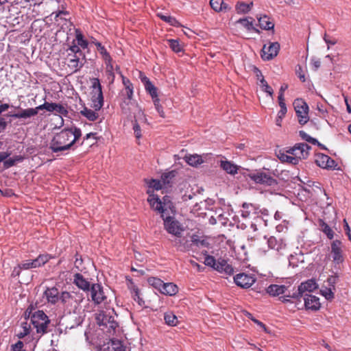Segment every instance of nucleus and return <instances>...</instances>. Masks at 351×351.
<instances>
[{
    "instance_id": "obj_40",
    "label": "nucleus",
    "mask_w": 351,
    "mask_h": 351,
    "mask_svg": "<svg viewBox=\"0 0 351 351\" xmlns=\"http://www.w3.org/2000/svg\"><path fill=\"white\" fill-rule=\"evenodd\" d=\"M251 21H249L248 18L240 19L237 21V23H239L245 27L247 30H252L256 33H260V31L253 26V19L250 18Z\"/></svg>"
},
{
    "instance_id": "obj_37",
    "label": "nucleus",
    "mask_w": 351,
    "mask_h": 351,
    "mask_svg": "<svg viewBox=\"0 0 351 351\" xmlns=\"http://www.w3.org/2000/svg\"><path fill=\"white\" fill-rule=\"evenodd\" d=\"M132 100V99H128V98H125L120 105L122 112L126 115H130L131 114V106H136V107H138V104L133 102Z\"/></svg>"
},
{
    "instance_id": "obj_27",
    "label": "nucleus",
    "mask_w": 351,
    "mask_h": 351,
    "mask_svg": "<svg viewBox=\"0 0 351 351\" xmlns=\"http://www.w3.org/2000/svg\"><path fill=\"white\" fill-rule=\"evenodd\" d=\"M103 351H125V348L121 341L111 339L106 345Z\"/></svg>"
},
{
    "instance_id": "obj_9",
    "label": "nucleus",
    "mask_w": 351,
    "mask_h": 351,
    "mask_svg": "<svg viewBox=\"0 0 351 351\" xmlns=\"http://www.w3.org/2000/svg\"><path fill=\"white\" fill-rule=\"evenodd\" d=\"M153 192H154L153 191H151L150 190H148L147 192L149 194V197L147 198V202L149 203L151 208L158 212V210L154 207V206L156 205V203L155 202V201H157L158 202L160 203L163 209L165 208V206L163 207V206H166V205L169 204V208H168V213L174 214L176 212V210H175L176 208H175L173 204L169 199V197H168V196L163 197L162 201L160 199L158 196L157 195H154L153 193Z\"/></svg>"
},
{
    "instance_id": "obj_41",
    "label": "nucleus",
    "mask_w": 351,
    "mask_h": 351,
    "mask_svg": "<svg viewBox=\"0 0 351 351\" xmlns=\"http://www.w3.org/2000/svg\"><path fill=\"white\" fill-rule=\"evenodd\" d=\"M80 114L91 121L97 120L99 117L95 110H92L85 106L83 110L80 111Z\"/></svg>"
},
{
    "instance_id": "obj_15",
    "label": "nucleus",
    "mask_w": 351,
    "mask_h": 351,
    "mask_svg": "<svg viewBox=\"0 0 351 351\" xmlns=\"http://www.w3.org/2000/svg\"><path fill=\"white\" fill-rule=\"evenodd\" d=\"M280 49V44L278 42L270 43L269 46L265 45L261 50V58L264 60H270L276 57Z\"/></svg>"
},
{
    "instance_id": "obj_13",
    "label": "nucleus",
    "mask_w": 351,
    "mask_h": 351,
    "mask_svg": "<svg viewBox=\"0 0 351 351\" xmlns=\"http://www.w3.org/2000/svg\"><path fill=\"white\" fill-rule=\"evenodd\" d=\"M235 284L243 289L250 287L256 281V278L252 274L240 273L234 277Z\"/></svg>"
},
{
    "instance_id": "obj_38",
    "label": "nucleus",
    "mask_w": 351,
    "mask_h": 351,
    "mask_svg": "<svg viewBox=\"0 0 351 351\" xmlns=\"http://www.w3.org/2000/svg\"><path fill=\"white\" fill-rule=\"evenodd\" d=\"M176 176V172L174 171H171L167 173H165L161 176V182L165 188H167L171 186L173 183V179Z\"/></svg>"
},
{
    "instance_id": "obj_18",
    "label": "nucleus",
    "mask_w": 351,
    "mask_h": 351,
    "mask_svg": "<svg viewBox=\"0 0 351 351\" xmlns=\"http://www.w3.org/2000/svg\"><path fill=\"white\" fill-rule=\"evenodd\" d=\"M34 269L32 259H27L21 261L12 271L11 276L12 278L19 277L23 270Z\"/></svg>"
},
{
    "instance_id": "obj_33",
    "label": "nucleus",
    "mask_w": 351,
    "mask_h": 351,
    "mask_svg": "<svg viewBox=\"0 0 351 351\" xmlns=\"http://www.w3.org/2000/svg\"><path fill=\"white\" fill-rule=\"evenodd\" d=\"M34 112H36L34 111V110H32V108H29L27 109H22L21 112L17 113H9L7 114V116L16 119H27L34 117Z\"/></svg>"
},
{
    "instance_id": "obj_58",
    "label": "nucleus",
    "mask_w": 351,
    "mask_h": 351,
    "mask_svg": "<svg viewBox=\"0 0 351 351\" xmlns=\"http://www.w3.org/2000/svg\"><path fill=\"white\" fill-rule=\"evenodd\" d=\"M133 130L136 138L139 139L142 136L141 130L139 124L137 123V121L136 119L133 123Z\"/></svg>"
},
{
    "instance_id": "obj_61",
    "label": "nucleus",
    "mask_w": 351,
    "mask_h": 351,
    "mask_svg": "<svg viewBox=\"0 0 351 351\" xmlns=\"http://www.w3.org/2000/svg\"><path fill=\"white\" fill-rule=\"evenodd\" d=\"M279 106L280 107V110L278 112V119H282L287 112V109L285 102H280V105Z\"/></svg>"
},
{
    "instance_id": "obj_10",
    "label": "nucleus",
    "mask_w": 351,
    "mask_h": 351,
    "mask_svg": "<svg viewBox=\"0 0 351 351\" xmlns=\"http://www.w3.org/2000/svg\"><path fill=\"white\" fill-rule=\"evenodd\" d=\"M32 110H34L36 112L34 113V117L38 113L39 110H46L50 112L55 111L64 116H66L68 114V110L63 105L56 103H49L47 101H45L43 104H41L34 108H32Z\"/></svg>"
},
{
    "instance_id": "obj_22",
    "label": "nucleus",
    "mask_w": 351,
    "mask_h": 351,
    "mask_svg": "<svg viewBox=\"0 0 351 351\" xmlns=\"http://www.w3.org/2000/svg\"><path fill=\"white\" fill-rule=\"evenodd\" d=\"M265 239L267 240L268 247L271 250H274L277 252H280L284 250L286 247V244L283 242L282 239H277L274 236L269 237H264Z\"/></svg>"
},
{
    "instance_id": "obj_32",
    "label": "nucleus",
    "mask_w": 351,
    "mask_h": 351,
    "mask_svg": "<svg viewBox=\"0 0 351 351\" xmlns=\"http://www.w3.org/2000/svg\"><path fill=\"white\" fill-rule=\"evenodd\" d=\"M258 25L261 29L270 30L274 27V23L270 20L267 15L257 16Z\"/></svg>"
},
{
    "instance_id": "obj_7",
    "label": "nucleus",
    "mask_w": 351,
    "mask_h": 351,
    "mask_svg": "<svg viewBox=\"0 0 351 351\" xmlns=\"http://www.w3.org/2000/svg\"><path fill=\"white\" fill-rule=\"evenodd\" d=\"M91 92V107L95 111L99 110L104 105V97L101 90V85L98 78H93L92 82Z\"/></svg>"
},
{
    "instance_id": "obj_17",
    "label": "nucleus",
    "mask_w": 351,
    "mask_h": 351,
    "mask_svg": "<svg viewBox=\"0 0 351 351\" xmlns=\"http://www.w3.org/2000/svg\"><path fill=\"white\" fill-rule=\"evenodd\" d=\"M315 163L323 169H334L337 165L336 162L324 154H318L316 156Z\"/></svg>"
},
{
    "instance_id": "obj_51",
    "label": "nucleus",
    "mask_w": 351,
    "mask_h": 351,
    "mask_svg": "<svg viewBox=\"0 0 351 351\" xmlns=\"http://www.w3.org/2000/svg\"><path fill=\"white\" fill-rule=\"evenodd\" d=\"M158 17L162 19L163 21L169 23L171 25H176L178 23L176 18L171 16H165L162 14H158Z\"/></svg>"
},
{
    "instance_id": "obj_42",
    "label": "nucleus",
    "mask_w": 351,
    "mask_h": 351,
    "mask_svg": "<svg viewBox=\"0 0 351 351\" xmlns=\"http://www.w3.org/2000/svg\"><path fill=\"white\" fill-rule=\"evenodd\" d=\"M98 51L101 55L102 58L105 61L107 68L110 69V73L112 75H113V73L111 71V70L112 69V59L110 53L107 51L106 49L104 47Z\"/></svg>"
},
{
    "instance_id": "obj_29",
    "label": "nucleus",
    "mask_w": 351,
    "mask_h": 351,
    "mask_svg": "<svg viewBox=\"0 0 351 351\" xmlns=\"http://www.w3.org/2000/svg\"><path fill=\"white\" fill-rule=\"evenodd\" d=\"M317 288L316 282L310 279L304 282H302L300 285L298 286V291L302 292L303 294L305 292H312Z\"/></svg>"
},
{
    "instance_id": "obj_43",
    "label": "nucleus",
    "mask_w": 351,
    "mask_h": 351,
    "mask_svg": "<svg viewBox=\"0 0 351 351\" xmlns=\"http://www.w3.org/2000/svg\"><path fill=\"white\" fill-rule=\"evenodd\" d=\"M185 160L189 165L193 167L197 166V165H200L203 162L202 156L197 154L186 156Z\"/></svg>"
},
{
    "instance_id": "obj_44",
    "label": "nucleus",
    "mask_w": 351,
    "mask_h": 351,
    "mask_svg": "<svg viewBox=\"0 0 351 351\" xmlns=\"http://www.w3.org/2000/svg\"><path fill=\"white\" fill-rule=\"evenodd\" d=\"M319 226H320V228H321V230L324 233L326 234V235L327 236V237L329 239H332L333 238V236H334V232L333 230L330 228V227L326 223H325L323 220H320L319 221Z\"/></svg>"
},
{
    "instance_id": "obj_3",
    "label": "nucleus",
    "mask_w": 351,
    "mask_h": 351,
    "mask_svg": "<svg viewBox=\"0 0 351 351\" xmlns=\"http://www.w3.org/2000/svg\"><path fill=\"white\" fill-rule=\"evenodd\" d=\"M156 205L154 207L158 210V213L161 215V217L163 219V224L165 230L169 233L176 237H180L182 232L184 230L182 224L176 220L173 217L170 216V213H168V208L169 204L165 206V209L162 208L160 202L155 201Z\"/></svg>"
},
{
    "instance_id": "obj_19",
    "label": "nucleus",
    "mask_w": 351,
    "mask_h": 351,
    "mask_svg": "<svg viewBox=\"0 0 351 351\" xmlns=\"http://www.w3.org/2000/svg\"><path fill=\"white\" fill-rule=\"evenodd\" d=\"M304 306L306 309L317 311L320 308L319 298L308 293L304 295Z\"/></svg>"
},
{
    "instance_id": "obj_5",
    "label": "nucleus",
    "mask_w": 351,
    "mask_h": 351,
    "mask_svg": "<svg viewBox=\"0 0 351 351\" xmlns=\"http://www.w3.org/2000/svg\"><path fill=\"white\" fill-rule=\"evenodd\" d=\"M204 263L205 265L212 267L221 274L230 276L234 273L232 266L228 264L226 259L222 258H220L217 261L214 256L211 255H206L205 256Z\"/></svg>"
},
{
    "instance_id": "obj_48",
    "label": "nucleus",
    "mask_w": 351,
    "mask_h": 351,
    "mask_svg": "<svg viewBox=\"0 0 351 351\" xmlns=\"http://www.w3.org/2000/svg\"><path fill=\"white\" fill-rule=\"evenodd\" d=\"M21 328L22 330L19 332L16 335L19 339H23L29 333L30 325H29L27 322H23L21 324Z\"/></svg>"
},
{
    "instance_id": "obj_14",
    "label": "nucleus",
    "mask_w": 351,
    "mask_h": 351,
    "mask_svg": "<svg viewBox=\"0 0 351 351\" xmlns=\"http://www.w3.org/2000/svg\"><path fill=\"white\" fill-rule=\"evenodd\" d=\"M11 152H0V163L3 162V167L4 169H8L16 165L17 162H21L23 157L21 155L14 156L13 158H9Z\"/></svg>"
},
{
    "instance_id": "obj_45",
    "label": "nucleus",
    "mask_w": 351,
    "mask_h": 351,
    "mask_svg": "<svg viewBox=\"0 0 351 351\" xmlns=\"http://www.w3.org/2000/svg\"><path fill=\"white\" fill-rule=\"evenodd\" d=\"M75 34L77 45L84 49H86L88 47V43L86 40L84 39L82 32L79 29H76Z\"/></svg>"
},
{
    "instance_id": "obj_57",
    "label": "nucleus",
    "mask_w": 351,
    "mask_h": 351,
    "mask_svg": "<svg viewBox=\"0 0 351 351\" xmlns=\"http://www.w3.org/2000/svg\"><path fill=\"white\" fill-rule=\"evenodd\" d=\"M154 104L155 106V108L160 114V116L162 118L165 117V112L163 111L162 107L160 105V99H154L153 101Z\"/></svg>"
},
{
    "instance_id": "obj_4",
    "label": "nucleus",
    "mask_w": 351,
    "mask_h": 351,
    "mask_svg": "<svg viewBox=\"0 0 351 351\" xmlns=\"http://www.w3.org/2000/svg\"><path fill=\"white\" fill-rule=\"evenodd\" d=\"M115 317H117V315L114 310L111 311H101L96 317L97 322L100 329L108 335V336L113 335L119 326Z\"/></svg>"
},
{
    "instance_id": "obj_46",
    "label": "nucleus",
    "mask_w": 351,
    "mask_h": 351,
    "mask_svg": "<svg viewBox=\"0 0 351 351\" xmlns=\"http://www.w3.org/2000/svg\"><path fill=\"white\" fill-rule=\"evenodd\" d=\"M148 283L157 289L158 291H161L164 282L160 278L156 277H150L147 280Z\"/></svg>"
},
{
    "instance_id": "obj_20",
    "label": "nucleus",
    "mask_w": 351,
    "mask_h": 351,
    "mask_svg": "<svg viewBox=\"0 0 351 351\" xmlns=\"http://www.w3.org/2000/svg\"><path fill=\"white\" fill-rule=\"evenodd\" d=\"M341 243L339 240H335L331 244V253L332 255L333 261L337 263L343 262V258L342 256Z\"/></svg>"
},
{
    "instance_id": "obj_30",
    "label": "nucleus",
    "mask_w": 351,
    "mask_h": 351,
    "mask_svg": "<svg viewBox=\"0 0 351 351\" xmlns=\"http://www.w3.org/2000/svg\"><path fill=\"white\" fill-rule=\"evenodd\" d=\"M266 291L270 295L277 296L285 293L287 287L285 285H271L267 288Z\"/></svg>"
},
{
    "instance_id": "obj_56",
    "label": "nucleus",
    "mask_w": 351,
    "mask_h": 351,
    "mask_svg": "<svg viewBox=\"0 0 351 351\" xmlns=\"http://www.w3.org/2000/svg\"><path fill=\"white\" fill-rule=\"evenodd\" d=\"M191 241L193 244L195 245L197 247L200 246H206L208 243L205 240H201L198 238L197 236H193L191 239Z\"/></svg>"
},
{
    "instance_id": "obj_35",
    "label": "nucleus",
    "mask_w": 351,
    "mask_h": 351,
    "mask_svg": "<svg viewBox=\"0 0 351 351\" xmlns=\"http://www.w3.org/2000/svg\"><path fill=\"white\" fill-rule=\"evenodd\" d=\"M253 7V2L246 3L244 1H239L235 5L236 11L238 14H247Z\"/></svg>"
},
{
    "instance_id": "obj_1",
    "label": "nucleus",
    "mask_w": 351,
    "mask_h": 351,
    "mask_svg": "<svg viewBox=\"0 0 351 351\" xmlns=\"http://www.w3.org/2000/svg\"><path fill=\"white\" fill-rule=\"evenodd\" d=\"M82 136L81 130L71 127L56 133L49 143V149L59 156L60 152L69 150Z\"/></svg>"
},
{
    "instance_id": "obj_50",
    "label": "nucleus",
    "mask_w": 351,
    "mask_h": 351,
    "mask_svg": "<svg viewBox=\"0 0 351 351\" xmlns=\"http://www.w3.org/2000/svg\"><path fill=\"white\" fill-rule=\"evenodd\" d=\"M260 83V85L261 86L263 90L268 93L271 97H272L274 94V90L268 84V83L267 82L264 77H262L261 79Z\"/></svg>"
},
{
    "instance_id": "obj_11",
    "label": "nucleus",
    "mask_w": 351,
    "mask_h": 351,
    "mask_svg": "<svg viewBox=\"0 0 351 351\" xmlns=\"http://www.w3.org/2000/svg\"><path fill=\"white\" fill-rule=\"evenodd\" d=\"M251 180L257 184H264L266 186H275L278 184L276 179H274L269 174L263 171H257L252 173L249 175Z\"/></svg>"
},
{
    "instance_id": "obj_21",
    "label": "nucleus",
    "mask_w": 351,
    "mask_h": 351,
    "mask_svg": "<svg viewBox=\"0 0 351 351\" xmlns=\"http://www.w3.org/2000/svg\"><path fill=\"white\" fill-rule=\"evenodd\" d=\"M73 284L84 291H89L92 285L90 282L80 273L74 274Z\"/></svg>"
},
{
    "instance_id": "obj_39",
    "label": "nucleus",
    "mask_w": 351,
    "mask_h": 351,
    "mask_svg": "<svg viewBox=\"0 0 351 351\" xmlns=\"http://www.w3.org/2000/svg\"><path fill=\"white\" fill-rule=\"evenodd\" d=\"M164 320L166 324L171 326H176L178 324V317L172 311L165 313Z\"/></svg>"
},
{
    "instance_id": "obj_49",
    "label": "nucleus",
    "mask_w": 351,
    "mask_h": 351,
    "mask_svg": "<svg viewBox=\"0 0 351 351\" xmlns=\"http://www.w3.org/2000/svg\"><path fill=\"white\" fill-rule=\"evenodd\" d=\"M148 186L149 188H152L155 190H160L164 187L161 180H156V179H152L148 182Z\"/></svg>"
},
{
    "instance_id": "obj_34",
    "label": "nucleus",
    "mask_w": 351,
    "mask_h": 351,
    "mask_svg": "<svg viewBox=\"0 0 351 351\" xmlns=\"http://www.w3.org/2000/svg\"><path fill=\"white\" fill-rule=\"evenodd\" d=\"M51 256L48 254H40L34 259H32L33 266L35 268L40 267L45 265L51 258Z\"/></svg>"
},
{
    "instance_id": "obj_12",
    "label": "nucleus",
    "mask_w": 351,
    "mask_h": 351,
    "mask_svg": "<svg viewBox=\"0 0 351 351\" xmlns=\"http://www.w3.org/2000/svg\"><path fill=\"white\" fill-rule=\"evenodd\" d=\"M89 291L90 292L91 300L96 305L101 304L107 299V296L106 295L104 291V287L101 284H92Z\"/></svg>"
},
{
    "instance_id": "obj_54",
    "label": "nucleus",
    "mask_w": 351,
    "mask_h": 351,
    "mask_svg": "<svg viewBox=\"0 0 351 351\" xmlns=\"http://www.w3.org/2000/svg\"><path fill=\"white\" fill-rule=\"evenodd\" d=\"M223 1L221 0H210V5L211 8L217 12H221V4Z\"/></svg>"
},
{
    "instance_id": "obj_31",
    "label": "nucleus",
    "mask_w": 351,
    "mask_h": 351,
    "mask_svg": "<svg viewBox=\"0 0 351 351\" xmlns=\"http://www.w3.org/2000/svg\"><path fill=\"white\" fill-rule=\"evenodd\" d=\"M121 77L122 79V83L125 86V95L127 96L126 98H128V99H132L134 95V87L132 83L128 78L125 77L121 73Z\"/></svg>"
},
{
    "instance_id": "obj_36",
    "label": "nucleus",
    "mask_w": 351,
    "mask_h": 351,
    "mask_svg": "<svg viewBox=\"0 0 351 351\" xmlns=\"http://www.w3.org/2000/svg\"><path fill=\"white\" fill-rule=\"evenodd\" d=\"M221 168L223 169L226 173L232 175H234L237 173L238 171V167L237 165L233 164L230 161H221L220 163Z\"/></svg>"
},
{
    "instance_id": "obj_52",
    "label": "nucleus",
    "mask_w": 351,
    "mask_h": 351,
    "mask_svg": "<svg viewBox=\"0 0 351 351\" xmlns=\"http://www.w3.org/2000/svg\"><path fill=\"white\" fill-rule=\"evenodd\" d=\"M168 43H169V47L173 51L178 53V52H180L182 51V47H181L180 43L178 40H173V39L168 40Z\"/></svg>"
},
{
    "instance_id": "obj_64",
    "label": "nucleus",
    "mask_w": 351,
    "mask_h": 351,
    "mask_svg": "<svg viewBox=\"0 0 351 351\" xmlns=\"http://www.w3.org/2000/svg\"><path fill=\"white\" fill-rule=\"evenodd\" d=\"M338 278L339 277L337 275L330 276L327 280V282H328L329 285L331 286L332 287V289H335V285L337 283Z\"/></svg>"
},
{
    "instance_id": "obj_53",
    "label": "nucleus",
    "mask_w": 351,
    "mask_h": 351,
    "mask_svg": "<svg viewBox=\"0 0 351 351\" xmlns=\"http://www.w3.org/2000/svg\"><path fill=\"white\" fill-rule=\"evenodd\" d=\"M73 319L75 321V324H67L66 326V328L73 329V328H74L81 325L82 323L83 322V318L80 315H74V316H73Z\"/></svg>"
},
{
    "instance_id": "obj_63",
    "label": "nucleus",
    "mask_w": 351,
    "mask_h": 351,
    "mask_svg": "<svg viewBox=\"0 0 351 351\" xmlns=\"http://www.w3.org/2000/svg\"><path fill=\"white\" fill-rule=\"evenodd\" d=\"M296 73L298 74V76L301 82H304L306 81L304 73L300 65H298V68L296 69Z\"/></svg>"
},
{
    "instance_id": "obj_62",
    "label": "nucleus",
    "mask_w": 351,
    "mask_h": 351,
    "mask_svg": "<svg viewBox=\"0 0 351 351\" xmlns=\"http://www.w3.org/2000/svg\"><path fill=\"white\" fill-rule=\"evenodd\" d=\"M276 156L278 158V159L282 162H286V161L289 158V155L285 151L282 150H279L278 152H276Z\"/></svg>"
},
{
    "instance_id": "obj_55",
    "label": "nucleus",
    "mask_w": 351,
    "mask_h": 351,
    "mask_svg": "<svg viewBox=\"0 0 351 351\" xmlns=\"http://www.w3.org/2000/svg\"><path fill=\"white\" fill-rule=\"evenodd\" d=\"M69 50L73 53V56H80L83 57V59H85V55L80 49V46L77 44L73 43V45L69 47Z\"/></svg>"
},
{
    "instance_id": "obj_60",
    "label": "nucleus",
    "mask_w": 351,
    "mask_h": 351,
    "mask_svg": "<svg viewBox=\"0 0 351 351\" xmlns=\"http://www.w3.org/2000/svg\"><path fill=\"white\" fill-rule=\"evenodd\" d=\"M23 341H18L16 343L11 346V351H26L23 349Z\"/></svg>"
},
{
    "instance_id": "obj_8",
    "label": "nucleus",
    "mask_w": 351,
    "mask_h": 351,
    "mask_svg": "<svg viewBox=\"0 0 351 351\" xmlns=\"http://www.w3.org/2000/svg\"><path fill=\"white\" fill-rule=\"evenodd\" d=\"M293 106L298 123L302 125H305L309 121L308 104L302 99H296L293 102Z\"/></svg>"
},
{
    "instance_id": "obj_59",
    "label": "nucleus",
    "mask_w": 351,
    "mask_h": 351,
    "mask_svg": "<svg viewBox=\"0 0 351 351\" xmlns=\"http://www.w3.org/2000/svg\"><path fill=\"white\" fill-rule=\"evenodd\" d=\"M332 288H326L324 290H322V295L326 298L327 300H332L334 298V293L332 291Z\"/></svg>"
},
{
    "instance_id": "obj_26",
    "label": "nucleus",
    "mask_w": 351,
    "mask_h": 351,
    "mask_svg": "<svg viewBox=\"0 0 351 351\" xmlns=\"http://www.w3.org/2000/svg\"><path fill=\"white\" fill-rule=\"evenodd\" d=\"M85 59L80 56H72L69 60L68 66L73 70V72H77L84 66Z\"/></svg>"
},
{
    "instance_id": "obj_25",
    "label": "nucleus",
    "mask_w": 351,
    "mask_h": 351,
    "mask_svg": "<svg viewBox=\"0 0 351 351\" xmlns=\"http://www.w3.org/2000/svg\"><path fill=\"white\" fill-rule=\"evenodd\" d=\"M258 208L255 205L250 203L244 202L242 204L241 217L243 218H248L252 215L258 214Z\"/></svg>"
},
{
    "instance_id": "obj_16",
    "label": "nucleus",
    "mask_w": 351,
    "mask_h": 351,
    "mask_svg": "<svg viewBox=\"0 0 351 351\" xmlns=\"http://www.w3.org/2000/svg\"><path fill=\"white\" fill-rule=\"evenodd\" d=\"M44 296L47 302L52 305H56L58 302H60L61 293L56 287H47L44 291Z\"/></svg>"
},
{
    "instance_id": "obj_6",
    "label": "nucleus",
    "mask_w": 351,
    "mask_h": 351,
    "mask_svg": "<svg viewBox=\"0 0 351 351\" xmlns=\"http://www.w3.org/2000/svg\"><path fill=\"white\" fill-rule=\"evenodd\" d=\"M31 323L36 329L37 333L44 335L47 332L50 320L44 311L38 310L31 315Z\"/></svg>"
},
{
    "instance_id": "obj_47",
    "label": "nucleus",
    "mask_w": 351,
    "mask_h": 351,
    "mask_svg": "<svg viewBox=\"0 0 351 351\" xmlns=\"http://www.w3.org/2000/svg\"><path fill=\"white\" fill-rule=\"evenodd\" d=\"M132 294V298L134 299V301H136L138 303V304L140 306H143L145 305V301L143 300L142 298H141L138 287H133Z\"/></svg>"
},
{
    "instance_id": "obj_24",
    "label": "nucleus",
    "mask_w": 351,
    "mask_h": 351,
    "mask_svg": "<svg viewBox=\"0 0 351 351\" xmlns=\"http://www.w3.org/2000/svg\"><path fill=\"white\" fill-rule=\"evenodd\" d=\"M141 82L144 84L145 90L150 95L153 101L158 99V89L146 76L141 77Z\"/></svg>"
},
{
    "instance_id": "obj_2",
    "label": "nucleus",
    "mask_w": 351,
    "mask_h": 351,
    "mask_svg": "<svg viewBox=\"0 0 351 351\" xmlns=\"http://www.w3.org/2000/svg\"><path fill=\"white\" fill-rule=\"evenodd\" d=\"M84 300V294L80 291H64L61 292L60 304L64 312L69 314H76L81 309V304Z\"/></svg>"
},
{
    "instance_id": "obj_28",
    "label": "nucleus",
    "mask_w": 351,
    "mask_h": 351,
    "mask_svg": "<svg viewBox=\"0 0 351 351\" xmlns=\"http://www.w3.org/2000/svg\"><path fill=\"white\" fill-rule=\"evenodd\" d=\"M178 292V287L173 282H164L160 293L164 295L173 296Z\"/></svg>"
},
{
    "instance_id": "obj_23",
    "label": "nucleus",
    "mask_w": 351,
    "mask_h": 351,
    "mask_svg": "<svg viewBox=\"0 0 351 351\" xmlns=\"http://www.w3.org/2000/svg\"><path fill=\"white\" fill-rule=\"evenodd\" d=\"M295 147H298V150L294 152V156H296L300 160L306 159L309 155V150L311 149V146L304 143H296Z\"/></svg>"
}]
</instances>
